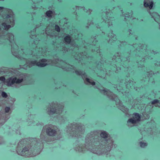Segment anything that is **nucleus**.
Returning <instances> with one entry per match:
<instances>
[{"label":"nucleus","instance_id":"12","mask_svg":"<svg viewBox=\"0 0 160 160\" xmlns=\"http://www.w3.org/2000/svg\"><path fill=\"white\" fill-rule=\"evenodd\" d=\"M140 146L141 147L143 148L147 145V144L146 143L141 142H140Z\"/></svg>","mask_w":160,"mask_h":160},{"label":"nucleus","instance_id":"17","mask_svg":"<svg viewBox=\"0 0 160 160\" xmlns=\"http://www.w3.org/2000/svg\"><path fill=\"white\" fill-rule=\"evenodd\" d=\"M10 109V108L9 107H5V112L6 113L8 112L9 110Z\"/></svg>","mask_w":160,"mask_h":160},{"label":"nucleus","instance_id":"10","mask_svg":"<svg viewBox=\"0 0 160 160\" xmlns=\"http://www.w3.org/2000/svg\"><path fill=\"white\" fill-rule=\"evenodd\" d=\"M100 135L102 138H106L107 137L108 134L105 131H103L101 133Z\"/></svg>","mask_w":160,"mask_h":160},{"label":"nucleus","instance_id":"14","mask_svg":"<svg viewBox=\"0 0 160 160\" xmlns=\"http://www.w3.org/2000/svg\"><path fill=\"white\" fill-rule=\"evenodd\" d=\"M159 101L157 99H155L153 100L151 102V103L152 104H154L157 103H159Z\"/></svg>","mask_w":160,"mask_h":160},{"label":"nucleus","instance_id":"6","mask_svg":"<svg viewBox=\"0 0 160 160\" xmlns=\"http://www.w3.org/2000/svg\"><path fill=\"white\" fill-rule=\"evenodd\" d=\"M64 40L66 43L69 44L71 42V37L70 35H67L64 38Z\"/></svg>","mask_w":160,"mask_h":160},{"label":"nucleus","instance_id":"29","mask_svg":"<svg viewBox=\"0 0 160 160\" xmlns=\"http://www.w3.org/2000/svg\"><path fill=\"white\" fill-rule=\"evenodd\" d=\"M111 150V148L110 147V150L109 151H110Z\"/></svg>","mask_w":160,"mask_h":160},{"label":"nucleus","instance_id":"27","mask_svg":"<svg viewBox=\"0 0 160 160\" xmlns=\"http://www.w3.org/2000/svg\"><path fill=\"white\" fill-rule=\"evenodd\" d=\"M43 148V145H42V147H40V149H42Z\"/></svg>","mask_w":160,"mask_h":160},{"label":"nucleus","instance_id":"2","mask_svg":"<svg viewBox=\"0 0 160 160\" xmlns=\"http://www.w3.org/2000/svg\"><path fill=\"white\" fill-rule=\"evenodd\" d=\"M23 81V79L17 78L16 77L12 78L10 77L6 79L5 82L8 86H11L14 83L19 84L22 82Z\"/></svg>","mask_w":160,"mask_h":160},{"label":"nucleus","instance_id":"11","mask_svg":"<svg viewBox=\"0 0 160 160\" xmlns=\"http://www.w3.org/2000/svg\"><path fill=\"white\" fill-rule=\"evenodd\" d=\"M55 30L58 32H59L60 31V27L57 25H55L54 26Z\"/></svg>","mask_w":160,"mask_h":160},{"label":"nucleus","instance_id":"30","mask_svg":"<svg viewBox=\"0 0 160 160\" xmlns=\"http://www.w3.org/2000/svg\"><path fill=\"white\" fill-rule=\"evenodd\" d=\"M7 16H8H8H9V15H7Z\"/></svg>","mask_w":160,"mask_h":160},{"label":"nucleus","instance_id":"25","mask_svg":"<svg viewBox=\"0 0 160 160\" xmlns=\"http://www.w3.org/2000/svg\"><path fill=\"white\" fill-rule=\"evenodd\" d=\"M4 7H0V10H2L4 9Z\"/></svg>","mask_w":160,"mask_h":160},{"label":"nucleus","instance_id":"8","mask_svg":"<svg viewBox=\"0 0 160 160\" xmlns=\"http://www.w3.org/2000/svg\"><path fill=\"white\" fill-rule=\"evenodd\" d=\"M53 13V12L51 10H48L46 11V14L49 18H51Z\"/></svg>","mask_w":160,"mask_h":160},{"label":"nucleus","instance_id":"19","mask_svg":"<svg viewBox=\"0 0 160 160\" xmlns=\"http://www.w3.org/2000/svg\"><path fill=\"white\" fill-rule=\"evenodd\" d=\"M144 6L146 8H147L149 6V3L146 2H144Z\"/></svg>","mask_w":160,"mask_h":160},{"label":"nucleus","instance_id":"7","mask_svg":"<svg viewBox=\"0 0 160 160\" xmlns=\"http://www.w3.org/2000/svg\"><path fill=\"white\" fill-rule=\"evenodd\" d=\"M50 106L51 107H50V112L51 113H52V114H57L58 113V112H57V109L55 107L51 106V105H50Z\"/></svg>","mask_w":160,"mask_h":160},{"label":"nucleus","instance_id":"20","mask_svg":"<svg viewBox=\"0 0 160 160\" xmlns=\"http://www.w3.org/2000/svg\"><path fill=\"white\" fill-rule=\"evenodd\" d=\"M102 92H103L105 93H107L108 92V90L105 88H103L101 90Z\"/></svg>","mask_w":160,"mask_h":160},{"label":"nucleus","instance_id":"4","mask_svg":"<svg viewBox=\"0 0 160 160\" xmlns=\"http://www.w3.org/2000/svg\"><path fill=\"white\" fill-rule=\"evenodd\" d=\"M47 60L45 58H43L40 60V62H38L37 60H34L31 62V63L32 65H36L37 66L40 67H44L47 65L46 62Z\"/></svg>","mask_w":160,"mask_h":160},{"label":"nucleus","instance_id":"26","mask_svg":"<svg viewBox=\"0 0 160 160\" xmlns=\"http://www.w3.org/2000/svg\"><path fill=\"white\" fill-rule=\"evenodd\" d=\"M83 151V150H82V148H81V149L80 150V152H82Z\"/></svg>","mask_w":160,"mask_h":160},{"label":"nucleus","instance_id":"15","mask_svg":"<svg viewBox=\"0 0 160 160\" xmlns=\"http://www.w3.org/2000/svg\"><path fill=\"white\" fill-rule=\"evenodd\" d=\"M2 97L4 98H6L8 97V95L6 92H2Z\"/></svg>","mask_w":160,"mask_h":160},{"label":"nucleus","instance_id":"24","mask_svg":"<svg viewBox=\"0 0 160 160\" xmlns=\"http://www.w3.org/2000/svg\"><path fill=\"white\" fill-rule=\"evenodd\" d=\"M86 80L87 82H88L89 83V82H90V79L88 78H86Z\"/></svg>","mask_w":160,"mask_h":160},{"label":"nucleus","instance_id":"3","mask_svg":"<svg viewBox=\"0 0 160 160\" xmlns=\"http://www.w3.org/2000/svg\"><path fill=\"white\" fill-rule=\"evenodd\" d=\"M141 118V116L138 113L135 112L133 114V118L129 119L128 122L132 124L136 123L137 122H140Z\"/></svg>","mask_w":160,"mask_h":160},{"label":"nucleus","instance_id":"31","mask_svg":"<svg viewBox=\"0 0 160 160\" xmlns=\"http://www.w3.org/2000/svg\"><path fill=\"white\" fill-rule=\"evenodd\" d=\"M1 29V28H0V30Z\"/></svg>","mask_w":160,"mask_h":160},{"label":"nucleus","instance_id":"21","mask_svg":"<svg viewBox=\"0 0 160 160\" xmlns=\"http://www.w3.org/2000/svg\"><path fill=\"white\" fill-rule=\"evenodd\" d=\"M92 152H93V153L95 154H98V152L97 151H96V150L94 151V150H93V149H92Z\"/></svg>","mask_w":160,"mask_h":160},{"label":"nucleus","instance_id":"5","mask_svg":"<svg viewBox=\"0 0 160 160\" xmlns=\"http://www.w3.org/2000/svg\"><path fill=\"white\" fill-rule=\"evenodd\" d=\"M46 132L47 134L49 136H54L56 133V130L52 129L50 127H48L47 129Z\"/></svg>","mask_w":160,"mask_h":160},{"label":"nucleus","instance_id":"28","mask_svg":"<svg viewBox=\"0 0 160 160\" xmlns=\"http://www.w3.org/2000/svg\"><path fill=\"white\" fill-rule=\"evenodd\" d=\"M105 141H106V142H108V141L107 140H106Z\"/></svg>","mask_w":160,"mask_h":160},{"label":"nucleus","instance_id":"23","mask_svg":"<svg viewBox=\"0 0 160 160\" xmlns=\"http://www.w3.org/2000/svg\"><path fill=\"white\" fill-rule=\"evenodd\" d=\"M81 75H82V76H86V74L85 72H84L82 73V72H81Z\"/></svg>","mask_w":160,"mask_h":160},{"label":"nucleus","instance_id":"16","mask_svg":"<svg viewBox=\"0 0 160 160\" xmlns=\"http://www.w3.org/2000/svg\"><path fill=\"white\" fill-rule=\"evenodd\" d=\"M0 80L3 82H5L6 79L4 76H1L0 77Z\"/></svg>","mask_w":160,"mask_h":160},{"label":"nucleus","instance_id":"9","mask_svg":"<svg viewBox=\"0 0 160 160\" xmlns=\"http://www.w3.org/2000/svg\"><path fill=\"white\" fill-rule=\"evenodd\" d=\"M2 25L4 27L5 29L6 30H8L11 28V26L10 25H7L5 22L2 23Z\"/></svg>","mask_w":160,"mask_h":160},{"label":"nucleus","instance_id":"1","mask_svg":"<svg viewBox=\"0 0 160 160\" xmlns=\"http://www.w3.org/2000/svg\"><path fill=\"white\" fill-rule=\"evenodd\" d=\"M24 141H23V143H22V141H20L18 143V147L17 150V153L18 154L22 156L25 157H32V153L31 152H29V150L28 148L26 147H25L22 149V148L24 146Z\"/></svg>","mask_w":160,"mask_h":160},{"label":"nucleus","instance_id":"13","mask_svg":"<svg viewBox=\"0 0 160 160\" xmlns=\"http://www.w3.org/2000/svg\"><path fill=\"white\" fill-rule=\"evenodd\" d=\"M153 3L152 1L149 2L148 7L150 9H152V8L153 6Z\"/></svg>","mask_w":160,"mask_h":160},{"label":"nucleus","instance_id":"22","mask_svg":"<svg viewBox=\"0 0 160 160\" xmlns=\"http://www.w3.org/2000/svg\"><path fill=\"white\" fill-rule=\"evenodd\" d=\"M89 83L91 84L93 86V85H95V82H94V81H93V82H89Z\"/></svg>","mask_w":160,"mask_h":160},{"label":"nucleus","instance_id":"18","mask_svg":"<svg viewBox=\"0 0 160 160\" xmlns=\"http://www.w3.org/2000/svg\"><path fill=\"white\" fill-rule=\"evenodd\" d=\"M75 73L77 75H80L81 74V72L78 70L75 71Z\"/></svg>","mask_w":160,"mask_h":160}]
</instances>
